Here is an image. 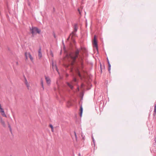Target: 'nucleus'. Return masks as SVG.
I'll list each match as a JSON object with an SVG mask.
<instances>
[{"label":"nucleus","mask_w":156,"mask_h":156,"mask_svg":"<svg viewBox=\"0 0 156 156\" xmlns=\"http://www.w3.org/2000/svg\"><path fill=\"white\" fill-rule=\"evenodd\" d=\"M79 53V51L77 50L75 53L71 54L69 55V57L72 60V65H73V64L75 59L78 57Z\"/></svg>","instance_id":"nucleus-1"},{"label":"nucleus","mask_w":156,"mask_h":156,"mask_svg":"<svg viewBox=\"0 0 156 156\" xmlns=\"http://www.w3.org/2000/svg\"><path fill=\"white\" fill-rule=\"evenodd\" d=\"M31 31L33 35L36 34L37 33L40 34L41 32L40 30L36 27H33L31 30Z\"/></svg>","instance_id":"nucleus-2"},{"label":"nucleus","mask_w":156,"mask_h":156,"mask_svg":"<svg viewBox=\"0 0 156 156\" xmlns=\"http://www.w3.org/2000/svg\"><path fill=\"white\" fill-rule=\"evenodd\" d=\"M25 55L26 59H28V58H30L31 61H33V58L30 53L26 52L25 53Z\"/></svg>","instance_id":"nucleus-3"},{"label":"nucleus","mask_w":156,"mask_h":156,"mask_svg":"<svg viewBox=\"0 0 156 156\" xmlns=\"http://www.w3.org/2000/svg\"><path fill=\"white\" fill-rule=\"evenodd\" d=\"M93 44L94 46V47L97 50H98V45H97V40L96 38V36L95 35L94 36V38L93 41Z\"/></svg>","instance_id":"nucleus-4"},{"label":"nucleus","mask_w":156,"mask_h":156,"mask_svg":"<svg viewBox=\"0 0 156 156\" xmlns=\"http://www.w3.org/2000/svg\"><path fill=\"white\" fill-rule=\"evenodd\" d=\"M77 28L76 27H75L74 31L72 32V33L70 34L69 36V38H72L73 36L75 35L76 34V32L77 31Z\"/></svg>","instance_id":"nucleus-5"},{"label":"nucleus","mask_w":156,"mask_h":156,"mask_svg":"<svg viewBox=\"0 0 156 156\" xmlns=\"http://www.w3.org/2000/svg\"><path fill=\"white\" fill-rule=\"evenodd\" d=\"M0 112L2 116L5 117H6V115L5 114L4 110L2 108L1 104H0Z\"/></svg>","instance_id":"nucleus-6"},{"label":"nucleus","mask_w":156,"mask_h":156,"mask_svg":"<svg viewBox=\"0 0 156 156\" xmlns=\"http://www.w3.org/2000/svg\"><path fill=\"white\" fill-rule=\"evenodd\" d=\"M0 123L3 127H6V125L5 122L4 120H3L2 117L0 118Z\"/></svg>","instance_id":"nucleus-7"},{"label":"nucleus","mask_w":156,"mask_h":156,"mask_svg":"<svg viewBox=\"0 0 156 156\" xmlns=\"http://www.w3.org/2000/svg\"><path fill=\"white\" fill-rule=\"evenodd\" d=\"M38 56L40 59L42 57V55L41 51V48H40L38 51Z\"/></svg>","instance_id":"nucleus-8"},{"label":"nucleus","mask_w":156,"mask_h":156,"mask_svg":"<svg viewBox=\"0 0 156 156\" xmlns=\"http://www.w3.org/2000/svg\"><path fill=\"white\" fill-rule=\"evenodd\" d=\"M45 78L47 83L48 84H49L51 82V80L50 78L46 76H45Z\"/></svg>","instance_id":"nucleus-9"},{"label":"nucleus","mask_w":156,"mask_h":156,"mask_svg":"<svg viewBox=\"0 0 156 156\" xmlns=\"http://www.w3.org/2000/svg\"><path fill=\"white\" fill-rule=\"evenodd\" d=\"M52 68L53 70H56L57 72H58V70L57 67L55 64H54V63H52Z\"/></svg>","instance_id":"nucleus-10"},{"label":"nucleus","mask_w":156,"mask_h":156,"mask_svg":"<svg viewBox=\"0 0 156 156\" xmlns=\"http://www.w3.org/2000/svg\"><path fill=\"white\" fill-rule=\"evenodd\" d=\"M107 61H108V71H110V69H111V65L110 64V62H109L108 59V58H107Z\"/></svg>","instance_id":"nucleus-11"},{"label":"nucleus","mask_w":156,"mask_h":156,"mask_svg":"<svg viewBox=\"0 0 156 156\" xmlns=\"http://www.w3.org/2000/svg\"><path fill=\"white\" fill-rule=\"evenodd\" d=\"M67 84L70 87V88L71 89H73V87L71 84H70V83H67Z\"/></svg>","instance_id":"nucleus-12"},{"label":"nucleus","mask_w":156,"mask_h":156,"mask_svg":"<svg viewBox=\"0 0 156 156\" xmlns=\"http://www.w3.org/2000/svg\"><path fill=\"white\" fill-rule=\"evenodd\" d=\"M83 112V108L82 106L80 107V116H82V113Z\"/></svg>","instance_id":"nucleus-13"},{"label":"nucleus","mask_w":156,"mask_h":156,"mask_svg":"<svg viewBox=\"0 0 156 156\" xmlns=\"http://www.w3.org/2000/svg\"><path fill=\"white\" fill-rule=\"evenodd\" d=\"M49 126L51 128V131L52 132H54V129H53V126L52 125H51V124H50L49 125Z\"/></svg>","instance_id":"nucleus-14"},{"label":"nucleus","mask_w":156,"mask_h":156,"mask_svg":"<svg viewBox=\"0 0 156 156\" xmlns=\"http://www.w3.org/2000/svg\"><path fill=\"white\" fill-rule=\"evenodd\" d=\"M76 73L78 74V76H79L81 78V75L80 72H79V70H78L76 71Z\"/></svg>","instance_id":"nucleus-15"},{"label":"nucleus","mask_w":156,"mask_h":156,"mask_svg":"<svg viewBox=\"0 0 156 156\" xmlns=\"http://www.w3.org/2000/svg\"><path fill=\"white\" fill-rule=\"evenodd\" d=\"M27 89L29 90L30 89V84L29 83H28V84H27L26 85Z\"/></svg>","instance_id":"nucleus-16"},{"label":"nucleus","mask_w":156,"mask_h":156,"mask_svg":"<svg viewBox=\"0 0 156 156\" xmlns=\"http://www.w3.org/2000/svg\"><path fill=\"white\" fill-rule=\"evenodd\" d=\"M41 84L42 86V87L44 89V86L43 84V81L42 80H41Z\"/></svg>","instance_id":"nucleus-17"},{"label":"nucleus","mask_w":156,"mask_h":156,"mask_svg":"<svg viewBox=\"0 0 156 156\" xmlns=\"http://www.w3.org/2000/svg\"><path fill=\"white\" fill-rule=\"evenodd\" d=\"M71 105V103L69 101L67 103V106L69 107Z\"/></svg>","instance_id":"nucleus-18"},{"label":"nucleus","mask_w":156,"mask_h":156,"mask_svg":"<svg viewBox=\"0 0 156 156\" xmlns=\"http://www.w3.org/2000/svg\"><path fill=\"white\" fill-rule=\"evenodd\" d=\"M25 84L26 85L27 84H28V83H29L28 82H27V80H25Z\"/></svg>","instance_id":"nucleus-19"},{"label":"nucleus","mask_w":156,"mask_h":156,"mask_svg":"<svg viewBox=\"0 0 156 156\" xmlns=\"http://www.w3.org/2000/svg\"><path fill=\"white\" fill-rule=\"evenodd\" d=\"M74 135H75V138H76V140H77V137L76 134V133L75 132H74Z\"/></svg>","instance_id":"nucleus-20"},{"label":"nucleus","mask_w":156,"mask_h":156,"mask_svg":"<svg viewBox=\"0 0 156 156\" xmlns=\"http://www.w3.org/2000/svg\"><path fill=\"white\" fill-rule=\"evenodd\" d=\"M154 112H155V114L156 113V108L154 107Z\"/></svg>","instance_id":"nucleus-21"},{"label":"nucleus","mask_w":156,"mask_h":156,"mask_svg":"<svg viewBox=\"0 0 156 156\" xmlns=\"http://www.w3.org/2000/svg\"><path fill=\"white\" fill-rule=\"evenodd\" d=\"M73 81L75 82H76V78H74L73 79Z\"/></svg>","instance_id":"nucleus-22"},{"label":"nucleus","mask_w":156,"mask_h":156,"mask_svg":"<svg viewBox=\"0 0 156 156\" xmlns=\"http://www.w3.org/2000/svg\"><path fill=\"white\" fill-rule=\"evenodd\" d=\"M8 125H9V127L10 128V126L9 124H8Z\"/></svg>","instance_id":"nucleus-23"},{"label":"nucleus","mask_w":156,"mask_h":156,"mask_svg":"<svg viewBox=\"0 0 156 156\" xmlns=\"http://www.w3.org/2000/svg\"><path fill=\"white\" fill-rule=\"evenodd\" d=\"M78 11L80 14V10L79 9H78Z\"/></svg>","instance_id":"nucleus-24"},{"label":"nucleus","mask_w":156,"mask_h":156,"mask_svg":"<svg viewBox=\"0 0 156 156\" xmlns=\"http://www.w3.org/2000/svg\"><path fill=\"white\" fill-rule=\"evenodd\" d=\"M156 114V113L155 114V112H154V113L153 114V115H155Z\"/></svg>","instance_id":"nucleus-25"},{"label":"nucleus","mask_w":156,"mask_h":156,"mask_svg":"<svg viewBox=\"0 0 156 156\" xmlns=\"http://www.w3.org/2000/svg\"><path fill=\"white\" fill-rule=\"evenodd\" d=\"M154 140H155V143H156V138Z\"/></svg>","instance_id":"nucleus-26"},{"label":"nucleus","mask_w":156,"mask_h":156,"mask_svg":"<svg viewBox=\"0 0 156 156\" xmlns=\"http://www.w3.org/2000/svg\"><path fill=\"white\" fill-rule=\"evenodd\" d=\"M154 108H156V104H155V105Z\"/></svg>","instance_id":"nucleus-27"},{"label":"nucleus","mask_w":156,"mask_h":156,"mask_svg":"<svg viewBox=\"0 0 156 156\" xmlns=\"http://www.w3.org/2000/svg\"><path fill=\"white\" fill-rule=\"evenodd\" d=\"M51 55L52 56V52H51Z\"/></svg>","instance_id":"nucleus-28"},{"label":"nucleus","mask_w":156,"mask_h":156,"mask_svg":"<svg viewBox=\"0 0 156 156\" xmlns=\"http://www.w3.org/2000/svg\"><path fill=\"white\" fill-rule=\"evenodd\" d=\"M79 156H80V154H79Z\"/></svg>","instance_id":"nucleus-29"},{"label":"nucleus","mask_w":156,"mask_h":156,"mask_svg":"<svg viewBox=\"0 0 156 156\" xmlns=\"http://www.w3.org/2000/svg\"><path fill=\"white\" fill-rule=\"evenodd\" d=\"M68 76V74H67V75H66V76Z\"/></svg>","instance_id":"nucleus-30"},{"label":"nucleus","mask_w":156,"mask_h":156,"mask_svg":"<svg viewBox=\"0 0 156 156\" xmlns=\"http://www.w3.org/2000/svg\"><path fill=\"white\" fill-rule=\"evenodd\" d=\"M101 71H102V70H101Z\"/></svg>","instance_id":"nucleus-31"}]
</instances>
